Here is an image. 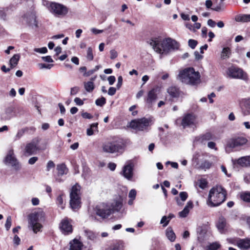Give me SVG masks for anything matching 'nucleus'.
Listing matches in <instances>:
<instances>
[{
	"mask_svg": "<svg viewBox=\"0 0 250 250\" xmlns=\"http://www.w3.org/2000/svg\"><path fill=\"white\" fill-rule=\"evenodd\" d=\"M12 225V218L10 216L7 217L6 221L5 224V228L7 230H8Z\"/></svg>",
	"mask_w": 250,
	"mask_h": 250,
	"instance_id": "a19ab883",
	"label": "nucleus"
},
{
	"mask_svg": "<svg viewBox=\"0 0 250 250\" xmlns=\"http://www.w3.org/2000/svg\"><path fill=\"white\" fill-rule=\"evenodd\" d=\"M39 66L40 69H51L53 66V64H45V63H39Z\"/></svg>",
	"mask_w": 250,
	"mask_h": 250,
	"instance_id": "c03bdc74",
	"label": "nucleus"
},
{
	"mask_svg": "<svg viewBox=\"0 0 250 250\" xmlns=\"http://www.w3.org/2000/svg\"><path fill=\"white\" fill-rule=\"evenodd\" d=\"M179 196L181 200L183 202L185 201L188 197V193L185 191L181 192L179 194Z\"/></svg>",
	"mask_w": 250,
	"mask_h": 250,
	"instance_id": "3c124183",
	"label": "nucleus"
},
{
	"mask_svg": "<svg viewBox=\"0 0 250 250\" xmlns=\"http://www.w3.org/2000/svg\"><path fill=\"white\" fill-rule=\"evenodd\" d=\"M227 74L229 77L233 79L244 80L247 78L246 74L242 69L234 66H231L228 68Z\"/></svg>",
	"mask_w": 250,
	"mask_h": 250,
	"instance_id": "1a4fd4ad",
	"label": "nucleus"
},
{
	"mask_svg": "<svg viewBox=\"0 0 250 250\" xmlns=\"http://www.w3.org/2000/svg\"><path fill=\"white\" fill-rule=\"evenodd\" d=\"M212 138V134L209 133L208 132L206 134L202 135L201 137V139L202 142H203L204 141H208L211 139Z\"/></svg>",
	"mask_w": 250,
	"mask_h": 250,
	"instance_id": "37998d69",
	"label": "nucleus"
},
{
	"mask_svg": "<svg viewBox=\"0 0 250 250\" xmlns=\"http://www.w3.org/2000/svg\"><path fill=\"white\" fill-rule=\"evenodd\" d=\"M57 169L59 175L66 174L68 172V169L64 164H62L57 165Z\"/></svg>",
	"mask_w": 250,
	"mask_h": 250,
	"instance_id": "c85d7f7f",
	"label": "nucleus"
},
{
	"mask_svg": "<svg viewBox=\"0 0 250 250\" xmlns=\"http://www.w3.org/2000/svg\"><path fill=\"white\" fill-rule=\"evenodd\" d=\"M235 20L237 22H250V15L239 14L235 16Z\"/></svg>",
	"mask_w": 250,
	"mask_h": 250,
	"instance_id": "4be33fe9",
	"label": "nucleus"
},
{
	"mask_svg": "<svg viewBox=\"0 0 250 250\" xmlns=\"http://www.w3.org/2000/svg\"><path fill=\"white\" fill-rule=\"evenodd\" d=\"M55 166L54 163L52 161H49L46 166V170L49 171L52 168H54Z\"/></svg>",
	"mask_w": 250,
	"mask_h": 250,
	"instance_id": "09e8293b",
	"label": "nucleus"
},
{
	"mask_svg": "<svg viewBox=\"0 0 250 250\" xmlns=\"http://www.w3.org/2000/svg\"><path fill=\"white\" fill-rule=\"evenodd\" d=\"M69 244L70 250H81L83 247V244L76 239L70 241Z\"/></svg>",
	"mask_w": 250,
	"mask_h": 250,
	"instance_id": "412c9836",
	"label": "nucleus"
},
{
	"mask_svg": "<svg viewBox=\"0 0 250 250\" xmlns=\"http://www.w3.org/2000/svg\"><path fill=\"white\" fill-rule=\"evenodd\" d=\"M226 195V191L222 186H216L209 190L207 204L211 207L218 206L225 201Z\"/></svg>",
	"mask_w": 250,
	"mask_h": 250,
	"instance_id": "f03ea898",
	"label": "nucleus"
},
{
	"mask_svg": "<svg viewBox=\"0 0 250 250\" xmlns=\"http://www.w3.org/2000/svg\"><path fill=\"white\" fill-rule=\"evenodd\" d=\"M188 44L191 48L194 49L197 44V42L196 40L190 39L188 40Z\"/></svg>",
	"mask_w": 250,
	"mask_h": 250,
	"instance_id": "49530a36",
	"label": "nucleus"
},
{
	"mask_svg": "<svg viewBox=\"0 0 250 250\" xmlns=\"http://www.w3.org/2000/svg\"><path fill=\"white\" fill-rule=\"evenodd\" d=\"M112 206V209L118 211L122 208V205L120 202L116 201L113 204Z\"/></svg>",
	"mask_w": 250,
	"mask_h": 250,
	"instance_id": "4c0bfd02",
	"label": "nucleus"
},
{
	"mask_svg": "<svg viewBox=\"0 0 250 250\" xmlns=\"http://www.w3.org/2000/svg\"><path fill=\"white\" fill-rule=\"evenodd\" d=\"M52 2H50V1L46 0H42V4L44 6H45L48 9V10L49 11L51 9L50 5L52 3Z\"/></svg>",
	"mask_w": 250,
	"mask_h": 250,
	"instance_id": "bf43d9fd",
	"label": "nucleus"
},
{
	"mask_svg": "<svg viewBox=\"0 0 250 250\" xmlns=\"http://www.w3.org/2000/svg\"><path fill=\"white\" fill-rule=\"evenodd\" d=\"M82 116L83 118L84 119H91L93 118V116L89 113L87 112H83L82 114Z\"/></svg>",
	"mask_w": 250,
	"mask_h": 250,
	"instance_id": "774afa93",
	"label": "nucleus"
},
{
	"mask_svg": "<svg viewBox=\"0 0 250 250\" xmlns=\"http://www.w3.org/2000/svg\"><path fill=\"white\" fill-rule=\"evenodd\" d=\"M240 198L244 202L250 203V192H241L240 193Z\"/></svg>",
	"mask_w": 250,
	"mask_h": 250,
	"instance_id": "2f4dec72",
	"label": "nucleus"
},
{
	"mask_svg": "<svg viewBox=\"0 0 250 250\" xmlns=\"http://www.w3.org/2000/svg\"><path fill=\"white\" fill-rule=\"evenodd\" d=\"M60 228L64 234L71 233L73 230L72 226L67 219H64L61 221Z\"/></svg>",
	"mask_w": 250,
	"mask_h": 250,
	"instance_id": "dca6fc26",
	"label": "nucleus"
},
{
	"mask_svg": "<svg viewBox=\"0 0 250 250\" xmlns=\"http://www.w3.org/2000/svg\"><path fill=\"white\" fill-rule=\"evenodd\" d=\"M226 226V221L222 216L219 217L216 226L219 231L222 233Z\"/></svg>",
	"mask_w": 250,
	"mask_h": 250,
	"instance_id": "5701e85b",
	"label": "nucleus"
},
{
	"mask_svg": "<svg viewBox=\"0 0 250 250\" xmlns=\"http://www.w3.org/2000/svg\"><path fill=\"white\" fill-rule=\"evenodd\" d=\"M243 112L244 115L250 114V98L244 100Z\"/></svg>",
	"mask_w": 250,
	"mask_h": 250,
	"instance_id": "bb28decb",
	"label": "nucleus"
},
{
	"mask_svg": "<svg viewBox=\"0 0 250 250\" xmlns=\"http://www.w3.org/2000/svg\"><path fill=\"white\" fill-rule=\"evenodd\" d=\"M110 59L113 60L117 57L118 53L115 49H112L110 51Z\"/></svg>",
	"mask_w": 250,
	"mask_h": 250,
	"instance_id": "864d4df0",
	"label": "nucleus"
},
{
	"mask_svg": "<svg viewBox=\"0 0 250 250\" xmlns=\"http://www.w3.org/2000/svg\"><path fill=\"white\" fill-rule=\"evenodd\" d=\"M107 250H123V245L118 242L112 245Z\"/></svg>",
	"mask_w": 250,
	"mask_h": 250,
	"instance_id": "e433bc0d",
	"label": "nucleus"
},
{
	"mask_svg": "<svg viewBox=\"0 0 250 250\" xmlns=\"http://www.w3.org/2000/svg\"><path fill=\"white\" fill-rule=\"evenodd\" d=\"M24 19L28 23L30 24L36 23V16L34 13H31L26 14L24 16Z\"/></svg>",
	"mask_w": 250,
	"mask_h": 250,
	"instance_id": "b1692460",
	"label": "nucleus"
},
{
	"mask_svg": "<svg viewBox=\"0 0 250 250\" xmlns=\"http://www.w3.org/2000/svg\"><path fill=\"white\" fill-rule=\"evenodd\" d=\"M169 220L166 216H164L160 221V223L163 224V227H166L169 223Z\"/></svg>",
	"mask_w": 250,
	"mask_h": 250,
	"instance_id": "de8ad7c7",
	"label": "nucleus"
},
{
	"mask_svg": "<svg viewBox=\"0 0 250 250\" xmlns=\"http://www.w3.org/2000/svg\"><path fill=\"white\" fill-rule=\"evenodd\" d=\"M38 160L37 157H32L28 160V164L30 165H34Z\"/></svg>",
	"mask_w": 250,
	"mask_h": 250,
	"instance_id": "052dcab7",
	"label": "nucleus"
},
{
	"mask_svg": "<svg viewBox=\"0 0 250 250\" xmlns=\"http://www.w3.org/2000/svg\"><path fill=\"white\" fill-rule=\"evenodd\" d=\"M13 242L15 245L16 246L20 245L21 242V239L17 235H15L13 238Z\"/></svg>",
	"mask_w": 250,
	"mask_h": 250,
	"instance_id": "4d7b16f0",
	"label": "nucleus"
},
{
	"mask_svg": "<svg viewBox=\"0 0 250 250\" xmlns=\"http://www.w3.org/2000/svg\"><path fill=\"white\" fill-rule=\"evenodd\" d=\"M44 217V213L42 211H35L28 216L29 227L34 233H37L41 230L42 225L40 223Z\"/></svg>",
	"mask_w": 250,
	"mask_h": 250,
	"instance_id": "39448f33",
	"label": "nucleus"
},
{
	"mask_svg": "<svg viewBox=\"0 0 250 250\" xmlns=\"http://www.w3.org/2000/svg\"><path fill=\"white\" fill-rule=\"evenodd\" d=\"M6 165L12 167L15 169L18 170L20 168V165L15 157L13 150H10L4 160Z\"/></svg>",
	"mask_w": 250,
	"mask_h": 250,
	"instance_id": "ddd939ff",
	"label": "nucleus"
},
{
	"mask_svg": "<svg viewBox=\"0 0 250 250\" xmlns=\"http://www.w3.org/2000/svg\"><path fill=\"white\" fill-rule=\"evenodd\" d=\"M247 140L243 137H239L229 140L226 146V151L228 153L231 152L232 148L241 146L246 144Z\"/></svg>",
	"mask_w": 250,
	"mask_h": 250,
	"instance_id": "6e6552de",
	"label": "nucleus"
},
{
	"mask_svg": "<svg viewBox=\"0 0 250 250\" xmlns=\"http://www.w3.org/2000/svg\"><path fill=\"white\" fill-rule=\"evenodd\" d=\"M122 83H123V78L121 76H120L118 78V83L117 84V88L118 89H119L121 87V86L122 85Z\"/></svg>",
	"mask_w": 250,
	"mask_h": 250,
	"instance_id": "338daca9",
	"label": "nucleus"
},
{
	"mask_svg": "<svg viewBox=\"0 0 250 250\" xmlns=\"http://www.w3.org/2000/svg\"><path fill=\"white\" fill-rule=\"evenodd\" d=\"M221 247L220 244L217 242L210 243L206 247V250H217Z\"/></svg>",
	"mask_w": 250,
	"mask_h": 250,
	"instance_id": "473e14b6",
	"label": "nucleus"
},
{
	"mask_svg": "<svg viewBox=\"0 0 250 250\" xmlns=\"http://www.w3.org/2000/svg\"><path fill=\"white\" fill-rule=\"evenodd\" d=\"M166 235L167 238L171 241L173 242L175 241L176 238V236L171 229V228H167L166 230Z\"/></svg>",
	"mask_w": 250,
	"mask_h": 250,
	"instance_id": "c756f323",
	"label": "nucleus"
},
{
	"mask_svg": "<svg viewBox=\"0 0 250 250\" xmlns=\"http://www.w3.org/2000/svg\"><path fill=\"white\" fill-rule=\"evenodd\" d=\"M124 146L123 141L118 138H113L111 141H106L103 143L102 148L105 153H114L122 150Z\"/></svg>",
	"mask_w": 250,
	"mask_h": 250,
	"instance_id": "20e7f679",
	"label": "nucleus"
},
{
	"mask_svg": "<svg viewBox=\"0 0 250 250\" xmlns=\"http://www.w3.org/2000/svg\"><path fill=\"white\" fill-rule=\"evenodd\" d=\"M178 79L186 84L195 85L200 82V75L193 68H188L180 72Z\"/></svg>",
	"mask_w": 250,
	"mask_h": 250,
	"instance_id": "7ed1b4c3",
	"label": "nucleus"
},
{
	"mask_svg": "<svg viewBox=\"0 0 250 250\" xmlns=\"http://www.w3.org/2000/svg\"><path fill=\"white\" fill-rule=\"evenodd\" d=\"M42 59L45 62H54L53 60L52 59V58L50 56H44V57H42Z\"/></svg>",
	"mask_w": 250,
	"mask_h": 250,
	"instance_id": "5fc2aeb1",
	"label": "nucleus"
},
{
	"mask_svg": "<svg viewBox=\"0 0 250 250\" xmlns=\"http://www.w3.org/2000/svg\"><path fill=\"white\" fill-rule=\"evenodd\" d=\"M29 129L32 130L33 131H35L36 128L34 127H31L29 128H22L20 130H19L17 134L15 136V140H17L20 139L25 133V132L27 131Z\"/></svg>",
	"mask_w": 250,
	"mask_h": 250,
	"instance_id": "a878e982",
	"label": "nucleus"
},
{
	"mask_svg": "<svg viewBox=\"0 0 250 250\" xmlns=\"http://www.w3.org/2000/svg\"><path fill=\"white\" fill-rule=\"evenodd\" d=\"M6 14L5 12V10L2 8H0V18L5 20H6Z\"/></svg>",
	"mask_w": 250,
	"mask_h": 250,
	"instance_id": "13d9d810",
	"label": "nucleus"
},
{
	"mask_svg": "<svg viewBox=\"0 0 250 250\" xmlns=\"http://www.w3.org/2000/svg\"><path fill=\"white\" fill-rule=\"evenodd\" d=\"M237 246L242 250H248L250 248V238L240 239L237 242Z\"/></svg>",
	"mask_w": 250,
	"mask_h": 250,
	"instance_id": "6ab92c4d",
	"label": "nucleus"
},
{
	"mask_svg": "<svg viewBox=\"0 0 250 250\" xmlns=\"http://www.w3.org/2000/svg\"><path fill=\"white\" fill-rule=\"evenodd\" d=\"M136 195V191L135 189H131L129 193L128 197L132 199H135Z\"/></svg>",
	"mask_w": 250,
	"mask_h": 250,
	"instance_id": "6e6d98bb",
	"label": "nucleus"
},
{
	"mask_svg": "<svg viewBox=\"0 0 250 250\" xmlns=\"http://www.w3.org/2000/svg\"><path fill=\"white\" fill-rule=\"evenodd\" d=\"M157 98V89L153 88L148 92L146 102L147 104H151L156 101Z\"/></svg>",
	"mask_w": 250,
	"mask_h": 250,
	"instance_id": "a211bd4d",
	"label": "nucleus"
},
{
	"mask_svg": "<svg viewBox=\"0 0 250 250\" xmlns=\"http://www.w3.org/2000/svg\"><path fill=\"white\" fill-rule=\"evenodd\" d=\"M74 102L78 105H82L83 104V102L80 98L76 97L74 99Z\"/></svg>",
	"mask_w": 250,
	"mask_h": 250,
	"instance_id": "0e129e2a",
	"label": "nucleus"
},
{
	"mask_svg": "<svg viewBox=\"0 0 250 250\" xmlns=\"http://www.w3.org/2000/svg\"><path fill=\"white\" fill-rule=\"evenodd\" d=\"M47 143L45 141L43 142L40 145H38V151L44 150L47 148Z\"/></svg>",
	"mask_w": 250,
	"mask_h": 250,
	"instance_id": "603ef678",
	"label": "nucleus"
},
{
	"mask_svg": "<svg viewBox=\"0 0 250 250\" xmlns=\"http://www.w3.org/2000/svg\"><path fill=\"white\" fill-rule=\"evenodd\" d=\"M151 120L150 119L143 118L138 120L132 121L129 126L131 128L139 131L146 129L150 125Z\"/></svg>",
	"mask_w": 250,
	"mask_h": 250,
	"instance_id": "0eeeda50",
	"label": "nucleus"
},
{
	"mask_svg": "<svg viewBox=\"0 0 250 250\" xmlns=\"http://www.w3.org/2000/svg\"><path fill=\"white\" fill-rule=\"evenodd\" d=\"M234 165H238L242 167H250V156H246L232 160Z\"/></svg>",
	"mask_w": 250,
	"mask_h": 250,
	"instance_id": "f3484780",
	"label": "nucleus"
},
{
	"mask_svg": "<svg viewBox=\"0 0 250 250\" xmlns=\"http://www.w3.org/2000/svg\"><path fill=\"white\" fill-rule=\"evenodd\" d=\"M197 123L195 116L190 114H188L183 117L182 125L185 128L187 126L195 125Z\"/></svg>",
	"mask_w": 250,
	"mask_h": 250,
	"instance_id": "4468645a",
	"label": "nucleus"
},
{
	"mask_svg": "<svg viewBox=\"0 0 250 250\" xmlns=\"http://www.w3.org/2000/svg\"><path fill=\"white\" fill-rule=\"evenodd\" d=\"M167 91L170 96L174 98L179 96L180 94L179 89L175 86H171L169 87L167 89Z\"/></svg>",
	"mask_w": 250,
	"mask_h": 250,
	"instance_id": "393cba45",
	"label": "nucleus"
},
{
	"mask_svg": "<svg viewBox=\"0 0 250 250\" xmlns=\"http://www.w3.org/2000/svg\"><path fill=\"white\" fill-rule=\"evenodd\" d=\"M111 210L112 209L104 204L97 205L94 208L95 214L102 219L107 218L111 214Z\"/></svg>",
	"mask_w": 250,
	"mask_h": 250,
	"instance_id": "9b49d317",
	"label": "nucleus"
},
{
	"mask_svg": "<svg viewBox=\"0 0 250 250\" xmlns=\"http://www.w3.org/2000/svg\"><path fill=\"white\" fill-rule=\"evenodd\" d=\"M212 166V163L208 161L205 160L202 162L199 165V168L204 169H208Z\"/></svg>",
	"mask_w": 250,
	"mask_h": 250,
	"instance_id": "7c9ffc66",
	"label": "nucleus"
},
{
	"mask_svg": "<svg viewBox=\"0 0 250 250\" xmlns=\"http://www.w3.org/2000/svg\"><path fill=\"white\" fill-rule=\"evenodd\" d=\"M133 164L129 163L125 165L123 168L121 174L126 179L131 180L133 176Z\"/></svg>",
	"mask_w": 250,
	"mask_h": 250,
	"instance_id": "2eb2a0df",
	"label": "nucleus"
},
{
	"mask_svg": "<svg viewBox=\"0 0 250 250\" xmlns=\"http://www.w3.org/2000/svg\"><path fill=\"white\" fill-rule=\"evenodd\" d=\"M39 140L35 138L30 143H27L25 147L24 153L25 156H31L37 153L38 151Z\"/></svg>",
	"mask_w": 250,
	"mask_h": 250,
	"instance_id": "f8f14e48",
	"label": "nucleus"
},
{
	"mask_svg": "<svg viewBox=\"0 0 250 250\" xmlns=\"http://www.w3.org/2000/svg\"><path fill=\"white\" fill-rule=\"evenodd\" d=\"M107 80L110 85H112L115 82L116 78L114 76H110L108 77Z\"/></svg>",
	"mask_w": 250,
	"mask_h": 250,
	"instance_id": "69168bd1",
	"label": "nucleus"
},
{
	"mask_svg": "<svg viewBox=\"0 0 250 250\" xmlns=\"http://www.w3.org/2000/svg\"><path fill=\"white\" fill-rule=\"evenodd\" d=\"M81 186L77 184L74 185L71 189L70 205L73 209L79 208L81 207Z\"/></svg>",
	"mask_w": 250,
	"mask_h": 250,
	"instance_id": "423d86ee",
	"label": "nucleus"
},
{
	"mask_svg": "<svg viewBox=\"0 0 250 250\" xmlns=\"http://www.w3.org/2000/svg\"><path fill=\"white\" fill-rule=\"evenodd\" d=\"M62 195H60L58 196L57 198V203L58 205L62 208L63 209L64 208V205L63 204V198Z\"/></svg>",
	"mask_w": 250,
	"mask_h": 250,
	"instance_id": "58836bf2",
	"label": "nucleus"
},
{
	"mask_svg": "<svg viewBox=\"0 0 250 250\" xmlns=\"http://www.w3.org/2000/svg\"><path fill=\"white\" fill-rule=\"evenodd\" d=\"M34 51L40 54H45L47 52L48 50L46 47H43L42 48H35Z\"/></svg>",
	"mask_w": 250,
	"mask_h": 250,
	"instance_id": "ea45409f",
	"label": "nucleus"
},
{
	"mask_svg": "<svg viewBox=\"0 0 250 250\" xmlns=\"http://www.w3.org/2000/svg\"><path fill=\"white\" fill-rule=\"evenodd\" d=\"M199 187L202 189H204L207 185V181L204 179H201L199 180Z\"/></svg>",
	"mask_w": 250,
	"mask_h": 250,
	"instance_id": "8fccbe9b",
	"label": "nucleus"
},
{
	"mask_svg": "<svg viewBox=\"0 0 250 250\" xmlns=\"http://www.w3.org/2000/svg\"><path fill=\"white\" fill-rule=\"evenodd\" d=\"M79 90V88L78 87L75 86L71 88L70 90V94L71 95H74L76 94Z\"/></svg>",
	"mask_w": 250,
	"mask_h": 250,
	"instance_id": "e2e57ef3",
	"label": "nucleus"
},
{
	"mask_svg": "<svg viewBox=\"0 0 250 250\" xmlns=\"http://www.w3.org/2000/svg\"><path fill=\"white\" fill-rule=\"evenodd\" d=\"M230 50L229 47H225L223 49L221 53V58L223 59H226L229 57L230 55Z\"/></svg>",
	"mask_w": 250,
	"mask_h": 250,
	"instance_id": "72a5a7b5",
	"label": "nucleus"
},
{
	"mask_svg": "<svg viewBox=\"0 0 250 250\" xmlns=\"http://www.w3.org/2000/svg\"><path fill=\"white\" fill-rule=\"evenodd\" d=\"M84 233L85 236L89 239L93 240H94L96 237V235L95 233H94L93 231L88 230V229H85L84 230Z\"/></svg>",
	"mask_w": 250,
	"mask_h": 250,
	"instance_id": "f704fd0d",
	"label": "nucleus"
},
{
	"mask_svg": "<svg viewBox=\"0 0 250 250\" xmlns=\"http://www.w3.org/2000/svg\"><path fill=\"white\" fill-rule=\"evenodd\" d=\"M84 86L85 90L87 92H91L94 88V83L92 82L84 83Z\"/></svg>",
	"mask_w": 250,
	"mask_h": 250,
	"instance_id": "c9c22d12",
	"label": "nucleus"
},
{
	"mask_svg": "<svg viewBox=\"0 0 250 250\" xmlns=\"http://www.w3.org/2000/svg\"><path fill=\"white\" fill-rule=\"evenodd\" d=\"M50 6V11L56 16L63 17L68 13V8L62 4L54 2H52Z\"/></svg>",
	"mask_w": 250,
	"mask_h": 250,
	"instance_id": "9d476101",
	"label": "nucleus"
},
{
	"mask_svg": "<svg viewBox=\"0 0 250 250\" xmlns=\"http://www.w3.org/2000/svg\"><path fill=\"white\" fill-rule=\"evenodd\" d=\"M86 58L89 61H92L93 59L92 49L90 47L88 48L87 50Z\"/></svg>",
	"mask_w": 250,
	"mask_h": 250,
	"instance_id": "a18cd8bd",
	"label": "nucleus"
},
{
	"mask_svg": "<svg viewBox=\"0 0 250 250\" xmlns=\"http://www.w3.org/2000/svg\"><path fill=\"white\" fill-rule=\"evenodd\" d=\"M106 102V100L104 97H101V98H99L96 100L95 103L96 105L100 106H102L104 105Z\"/></svg>",
	"mask_w": 250,
	"mask_h": 250,
	"instance_id": "79ce46f5",
	"label": "nucleus"
},
{
	"mask_svg": "<svg viewBox=\"0 0 250 250\" xmlns=\"http://www.w3.org/2000/svg\"><path fill=\"white\" fill-rule=\"evenodd\" d=\"M116 92V89L115 87H110L108 90V94L110 96L114 95Z\"/></svg>",
	"mask_w": 250,
	"mask_h": 250,
	"instance_id": "680f3d73",
	"label": "nucleus"
},
{
	"mask_svg": "<svg viewBox=\"0 0 250 250\" xmlns=\"http://www.w3.org/2000/svg\"><path fill=\"white\" fill-rule=\"evenodd\" d=\"M147 43L152 47L154 50L160 54H167L169 52L179 48V43L171 38L161 39L154 38L150 39Z\"/></svg>",
	"mask_w": 250,
	"mask_h": 250,
	"instance_id": "f257e3e1",
	"label": "nucleus"
},
{
	"mask_svg": "<svg viewBox=\"0 0 250 250\" xmlns=\"http://www.w3.org/2000/svg\"><path fill=\"white\" fill-rule=\"evenodd\" d=\"M193 207V203L191 201H189L183 210L179 212V215L181 218L186 217L189 213V209H191Z\"/></svg>",
	"mask_w": 250,
	"mask_h": 250,
	"instance_id": "aec40b11",
	"label": "nucleus"
},
{
	"mask_svg": "<svg viewBox=\"0 0 250 250\" xmlns=\"http://www.w3.org/2000/svg\"><path fill=\"white\" fill-rule=\"evenodd\" d=\"M20 59V55L19 54H15L10 60L9 63L11 68L15 67L18 63Z\"/></svg>",
	"mask_w": 250,
	"mask_h": 250,
	"instance_id": "cd10ccee",
	"label": "nucleus"
}]
</instances>
